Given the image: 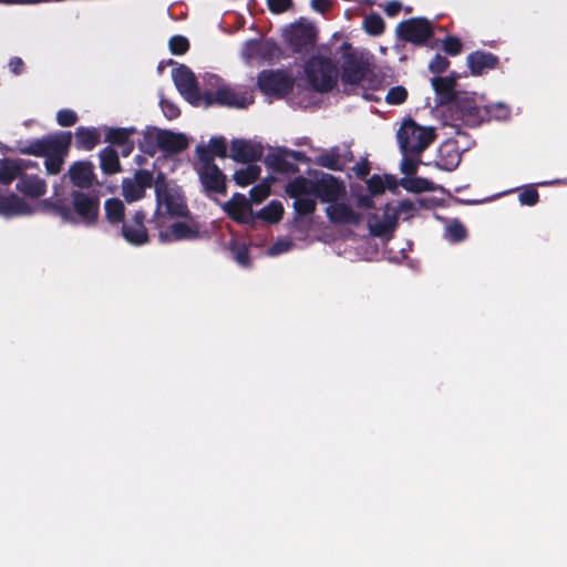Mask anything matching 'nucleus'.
<instances>
[{
  "label": "nucleus",
  "mask_w": 567,
  "mask_h": 567,
  "mask_svg": "<svg viewBox=\"0 0 567 567\" xmlns=\"http://www.w3.org/2000/svg\"><path fill=\"white\" fill-rule=\"evenodd\" d=\"M288 233L293 240H322L334 239L330 218L322 219L321 215H293L288 224Z\"/></svg>",
  "instance_id": "f257e3e1"
},
{
  "label": "nucleus",
  "mask_w": 567,
  "mask_h": 567,
  "mask_svg": "<svg viewBox=\"0 0 567 567\" xmlns=\"http://www.w3.org/2000/svg\"><path fill=\"white\" fill-rule=\"evenodd\" d=\"M343 51L341 65V80L344 84H361L373 76L372 65L360 52L354 51L349 44L341 47Z\"/></svg>",
  "instance_id": "f03ea898"
},
{
  "label": "nucleus",
  "mask_w": 567,
  "mask_h": 567,
  "mask_svg": "<svg viewBox=\"0 0 567 567\" xmlns=\"http://www.w3.org/2000/svg\"><path fill=\"white\" fill-rule=\"evenodd\" d=\"M305 72L308 83L318 92H328L337 84L338 70L329 59L312 58L307 62Z\"/></svg>",
  "instance_id": "7ed1b4c3"
},
{
  "label": "nucleus",
  "mask_w": 567,
  "mask_h": 567,
  "mask_svg": "<svg viewBox=\"0 0 567 567\" xmlns=\"http://www.w3.org/2000/svg\"><path fill=\"white\" fill-rule=\"evenodd\" d=\"M71 142L70 134L48 138L37 143L29 152L34 155L45 156V168L49 174H58L63 165V156Z\"/></svg>",
  "instance_id": "20e7f679"
},
{
  "label": "nucleus",
  "mask_w": 567,
  "mask_h": 567,
  "mask_svg": "<svg viewBox=\"0 0 567 567\" xmlns=\"http://www.w3.org/2000/svg\"><path fill=\"white\" fill-rule=\"evenodd\" d=\"M400 146L404 153L420 154L434 138V132L431 128L419 126L415 122L404 121L398 132Z\"/></svg>",
  "instance_id": "39448f33"
},
{
  "label": "nucleus",
  "mask_w": 567,
  "mask_h": 567,
  "mask_svg": "<svg viewBox=\"0 0 567 567\" xmlns=\"http://www.w3.org/2000/svg\"><path fill=\"white\" fill-rule=\"evenodd\" d=\"M330 218L334 238L342 236L352 239L370 238L367 215H326Z\"/></svg>",
  "instance_id": "423d86ee"
},
{
  "label": "nucleus",
  "mask_w": 567,
  "mask_h": 567,
  "mask_svg": "<svg viewBox=\"0 0 567 567\" xmlns=\"http://www.w3.org/2000/svg\"><path fill=\"white\" fill-rule=\"evenodd\" d=\"M196 154L198 156L197 172L205 188L224 193L226 190V177L214 163L209 152L204 146H198Z\"/></svg>",
  "instance_id": "0eeeda50"
},
{
  "label": "nucleus",
  "mask_w": 567,
  "mask_h": 567,
  "mask_svg": "<svg viewBox=\"0 0 567 567\" xmlns=\"http://www.w3.org/2000/svg\"><path fill=\"white\" fill-rule=\"evenodd\" d=\"M111 225L122 224V235L125 240L135 246L144 245L148 241V233L144 225L145 215H132V218H125L126 215H105Z\"/></svg>",
  "instance_id": "6e6552de"
},
{
  "label": "nucleus",
  "mask_w": 567,
  "mask_h": 567,
  "mask_svg": "<svg viewBox=\"0 0 567 567\" xmlns=\"http://www.w3.org/2000/svg\"><path fill=\"white\" fill-rule=\"evenodd\" d=\"M208 235L205 225L195 221L193 218L179 220L171 224L159 231V239L163 243L193 240Z\"/></svg>",
  "instance_id": "1a4fd4ad"
},
{
  "label": "nucleus",
  "mask_w": 567,
  "mask_h": 567,
  "mask_svg": "<svg viewBox=\"0 0 567 567\" xmlns=\"http://www.w3.org/2000/svg\"><path fill=\"white\" fill-rule=\"evenodd\" d=\"M315 182L305 177H297L290 182L287 187V194L295 198V208L297 213H312L316 207L315 199L310 195H315Z\"/></svg>",
  "instance_id": "9d476101"
},
{
  "label": "nucleus",
  "mask_w": 567,
  "mask_h": 567,
  "mask_svg": "<svg viewBox=\"0 0 567 567\" xmlns=\"http://www.w3.org/2000/svg\"><path fill=\"white\" fill-rule=\"evenodd\" d=\"M258 84L266 94L281 96L291 91L293 80L282 71H264L259 75Z\"/></svg>",
  "instance_id": "9b49d317"
},
{
  "label": "nucleus",
  "mask_w": 567,
  "mask_h": 567,
  "mask_svg": "<svg viewBox=\"0 0 567 567\" xmlns=\"http://www.w3.org/2000/svg\"><path fill=\"white\" fill-rule=\"evenodd\" d=\"M400 215H367L371 238L389 243L399 227Z\"/></svg>",
  "instance_id": "f8f14e48"
},
{
  "label": "nucleus",
  "mask_w": 567,
  "mask_h": 567,
  "mask_svg": "<svg viewBox=\"0 0 567 567\" xmlns=\"http://www.w3.org/2000/svg\"><path fill=\"white\" fill-rule=\"evenodd\" d=\"M313 190L318 198L327 203L342 200L347 194L344 184L329 174L322 175L315 182Z\"/></svg>",
  "instance_id": "ddd939ff"
},
{
  "label": "nucleus",
  "mask_w": 567,
  "mask_h": 567,
  "mask_svg": "<svg viewBox=\"0 0 567 567\" xmlns=\"http://www.w3.org/2000/svg\"><path fill=\"white\" fill-rule=\"evenodd\" d=\"M173 80L179 92L192 103L200 101L199 89L194 73L186 66L181 65L174 70Z\"/></svg>",
  "instance_id": "4468645a"
},
{
  "label": "nucleus",
  "mask_w": 567,
  "mask_h": 567,
  "mask_svg": "<svg viewBox=\"0 0 567 567\" xmlns=\"http://www.w3.org/2000/svg\"><path fill=\"white\" fill-rule=\"evenodd\" d=\"M399 34L406 41L422 43L432 35V27L426 19H411L400 24Z\"/></svg>",
  "instance_id": "2eb2a0df"
},
{
  "label": "nucleus",
  "mask_w": 567,
  "mask_h": 567,
  "mask_svg": "<svg viewBox=\"0 0 567 567\" xmlns=\"http://www.w3.org/2000/svg\"><path fill=\"white\" fill-rule=\"evenodd\" d=\"M150 137H153L159 150L165 153H179L188 146V138L181 133L157 131L150 133Z\"/></svg>",
  "instance_id": "dca6fc26"
},
{
  "label": "nucleus",
  "mask_w": 567,
  "mask_h": 567,
  "mask_svg": "<svg viewBox=\"0 0 567 567\" xmlns=\"http://www.w3.org/2000/svg\"><path fill=\"white\" fill-rule=\"evenodd\" d=\"M153 176L150 172L140 171L134 178L123 182V195L127 202H134L144 196L145 188L151 187Z\"/></svg>",
  "instance_id": "f3484780"
},
{
  "label": "nucleus",
  "mask_w": 567,
  "mask_h": 567,
  "mask_svg": "<svg viewBox=\"0 0 567 567\" xmlns=\"http://www.w3.org/2000/svg\"><path fill=\"white\" fill-rule=\"evenodd\" d=\"M156 193L158 210H165V213H183L184 209H186L184 197L178 190L157 185Z\"/></svg>",
  "instance_id": "a211bd4d"
},
{
  "label": "nucleus",
  "mask_w": 567,
  "mask_h": 567,
  "mask_svg": "<svg viewBox=\"0 0 567 567\" xmlns=\"http://www.w3.org/2000/svg\"><path fill=\"white\" fill-rule=\"evenodd\" d=\"M315 38L316 32L311 24L298 23L292 25L288 32V40L297 52L311 45Z\"/></svg>",
  "instance_id": "6ab92c4d"
},
{
  "label": "nucleus",
  "mask_w": 567,
  "mask_h": 567,
  "mask_svg": "<svg viewBox=\"0 0 567 567\" xmlns=\"http://www.w3.org/2000/svg\"><path fill=\"white\" fill-rule=\"evenodd\" d=\"M68 175L72 184L80 188H89L95 178L93 164L84 161L74 163Z\"/></svg>",
  "instance_id": "aec40b11"
},
{
  "label": "nucleus",
  "mask_w": 567,
  "mask_h": 567,
  "mask_svg": "<svg viewBox=\"0 0 567 567\" xmlns=\"http://www.w3.org/2000/svg\"><path fill=\"white\" fill-rule=\"evenodd\" d=\"M239 163L252 162L261 156V148L245 140H235L230 145V155Z\"/></svg>",
  "instance_id": "412c9836"
},
{
  "label": "nucleus",
  "mask_w": 567,
  "mask_h": 567,
  "mask_svg": "<svg viewBox=\"0 0 567 567\" xmlns=\"http://www.w3.org/2000/svg\"><path fill=\"white\" fill-rule=\"evenodd\" d=\"M231 219L246 228V230L267 227L281 221L284 215H228Z\"/></svg>",
  "instance_id": "4be33fe9"
},
{
  "label": "nucleus",
  "mask_w": 567,
  "mask_h": 567,
  "mask_svg": "<svg viewBox=\"0 0 567 567\" xmlns=\"http://www.w3.org/2000/svg\"><path fill=\"white\" fill-rule=\"evenodd\" d=\"M206 105H210L213 103H219L228 106H237V107H244L246 106V99L244 96H240L239 94L231 91L229 87L221 86L219 87L216 93L213 94H206L205 96Z\"/></svg>",
  "instance_id": "5701e85b"
},
{
  "label": "nucleus",
  "mask_w": 567,
  "mask_h": 567,
  "mask_svg": "<svg viewBox=\"0 0 567 567\" xmlns=\"http://www.w3.org/2000/svg\"><path fill=\"white\" fill-rule=\"evenodd\" d=\"M227 249L230 251L233 259L236 264L245 269H249L252 266V259L249 255V246L246 241L233 237L228 244Z\"/></svg>",
  "instance_id": "b1692460"
},
{
  "label": "nucleus",
  "mask_w": 567,
  "mask_h": 567,
  "mask_svg": "<svg viewBox=\"0 0 567 567\" xmlns=\"http://www.w3.org/2000/svg\"><path fill=\"white\" fill-rule=\"evenodd\" d=\"M71 197L76 213H93L99 209L100 200L96 195L75 190Z\"/></svg>",
  "instance_id": "393cba45"
},
{
  "label": "nucleus",
  "mask_w": 567,
  "mask_h": 567,
  "mask_svg": "<svg viewBox=\"0 0 567 567\" xmlns=\"http://www.w3.org/2000/svg\"><path fill=\"white\" fill-rule=\"evenodd\" d=\"M134 132V128H112L107 133L106 141L114 145L124 146L123 155H128L133 150L130 137Z\"/></svg>",
  "instance_id": "a878e982"
},
{
  "label": "nucleus",
  "mask_w": 567,
  "mask_h": 567,
  "mask_svg": "<svg viewBox=\"0 0 567 567\" xmlns=\"http://www.w3.org/2000/svg\"><path fill=\"white\" fill-rule=\"evenodd\" d=\"M435 92L440 95L441 103H449L455 99L454 87L456 81L454 78H435L432 80Z\"/></svg>",
  "instance_id": "bb28decb"
},
{
  "label": "nucleus",
  "mask_w": 567,
  "mask_h": 567,
  "mask_svg": "<svg viewBox=\"0 0 567 567\" xmlns=\"http://www.w3.org/2000/svg\"><path fill=\"white\" fill-rule=\"evenodd\" d=\"M467 235L465 225L457 218L449 220L444 229V238L452 244L464 241Z\"/></svg>",
  "instance_id": "cd10ccee"
},
{
  "label": "nucleus",
  "mask_w": 567,
  "mask_h": 567,
  "mask_svg": "<svg viewBox=\"0 0 567 567\" xmlns=\"http://www.w3.org/2000/svg\"><path fill=\"white\" fill-rule=\"evenodd\" d=\"M470 68L473 74L478 75L485 69H493L497 60L492 54L476 52L468 58Z\"/></svg>",
  "instance_id": "c85d7f7f"
},
{
  "label": "nucleus",
  "mask_w": 567,
  "mask_h": 567,
  "mask_svg": "<svg viewBox=\"0 0 567 567\" xmlns=\"http://www.w3.org/2000/svg\"><path fill=\"white\" fill-rule=\"evenodd\" d=\"M45 182L38 177H28L20 181L18 189L33 198L40 197L45 193Z\"/></svg>",
  "instance_id": "c756f323"
},
{
  "label": "nucleus",
  "mask_w": 567,
  "mask_h": 567,
  "mask_svg": "<svg viewBox=\"0 0 567 567\" xmlns=\"http://www.w3.org/2000/svg\"><path fill=\"white\" fill-rule=\"evenodd\" d=\"M22 167L17 161L4 159L0 164V182L10 184L21 173Z\"/></svg>",
  "instance_id": "7c9ffc66"
},
{
  "label": "nucleus",
  "mask_w": 567,
  "mask_h": 567,
  "mask_svg": "<svg viewBox=\"0 0 567 567\" xmlns=\"http://www.w3.org/2000/svg\"><path fill=\"white\" fill-rule=\"evenodd\" d=\"M101 166L104 173L114 174L120 172V161L117 153L112 148H105L102 151L101 155Z\"/></svg>",
  "instance_id": "2f4dec72"
},
{
  "label": "nucleus",
  "mask_w": 567,
  "mask_h": 567,
  "mask_svg": "<svg viewBox=\"0 0 567 567\" xmlns=\"http://www.w3.org/2000/svg\"><path fill=\"white\" fill-rule=\"evenodd\" d=\"M260 174V168L256 165H249L234 174V179L238 185L246 186L254 183Z\"/></svg>",
  "instance_id": "473e14b6"
},
{
  "label": "nucleus",
  "mask_w": 567,
  "mask_h": 567,
  "mask_svg": "<svg viewBox=\"0 0 567 567\" xmlns=\"http://www.w3.org/2000/svg\"><path fill=\"white\" fill-rule=\"evenodd\" d=\"M385 186L393 189L396 186L395 181L392 177L386 176L384 179L380 176H372L368 181V187L372 194H381L384 192Z\"/></svg>",
  "instance_id": "72a5a7b5"
},
{
  "label": "nucleus",
  "mask_w": 567,
  "mask_h": 567,
  "mask_svg": "<svg viewBox=\"0 0 567 567\" xmlns=\"http://www.w3.org/2000/svg\"><path fill=\"white\" fill-rule=\"evenodd\" d=\"M62 224L91 227L96 224L99 215H60Z\"/></svg>",
  "instance_id": "f704fd0d"
},
{
  "label": "nucleus",
  "mask_w": 567,
  "mask_h": 567,
  "mask_svg": "<svg viewBox=\"0 0 567 567\" xmlns=\"http://www.w3.org/2000/svg\"><path fill=\"white\" fill-rule=\"evenodd\" d=\"M76 141L81 147L91 150L97 144L99 134L94 131L82 128L76 132Z\"/></svg>",
  "instance_id": "c9c22d12"
},
{
  "label": "nucleus",
  "mask_w": 567,
  "mask_h": 567,
  "mask_svg": "<svg viewBox=\"0 0 567 567\" xmlns=\"http://www.w3.org/2000/svg\"><path fill=\"white\" fill-rule=\"evenodd\" d=\"M227 213H246L250 209V202L244 195L236 194L225 207Z\"/></svg>",
  "instance_id": "e433bc0d"
},
{
  "label": "nucleus",
  "mask_w": 567,
  "mask_h": 567,
  "mask_svg": "<svg viewBox=\"0 0 567 567\" xmlns=\"http://www.w3.org/2000/svg\"><path fill=\"white\" fill-rule=\"evenodd\" d=\"M364 30L371 35H379L384 31V21L378 14H370L364 19Z\"/></svg>",
  "instance_id": "4c0bfd02"
},
{
  "label": "nucleus",
  "mask_w": 567,
  "mask_h": 567,
  "mask_svg": "<svg viewBox=\"0 0 567 567\" xmlns=\"http://www.w3.org/2000/svg\"><path fill=\"white\" fill-rule=\"evenodd\" d=\"M402 186L411 192L421 193L433 188L431 182L424 178L413 177L405 178L402 181Z\"/></svg>",
  "instance_id": "58836bf2"
},
{
  "label": "nucleus",
  "mask_w": 567,
  "mask_h": 567,
  "mask_svg": "<svg viewBox=\"0 0 567 567\" xmlns=\"http://www.w3.org/2000/svg\"><path fill=\"white\" fill-rule=\"evenodd\" d=\"M316 163L330 169H342L340 156L336 152H329L318 156Z\"/></svg>",
  "instance_id": "ea45409f"
},
{
  "label": "nucleus",
  "mask_w": 567,
  "mask_h": 567,
  "mask_svg": "<svg viewBox=\"0 0 567 567\" xmlns=\"http://www.w3.org/2000/svg\"><path fill=\"white\" fill-rule=\"evenodd\" d=\"M293 247V243L289 238H279L276 243H274L268 249V256H278L284 252L289 251Z\"/></svg>",
  "instance_id": "a19ab883"
},
{
  "label": "nucleus",
  "mask_w": 567,
  "mask_h": 567,
  "mask_svg": "<svg viewBox=\"0 0 567 567\" xmlns=\"http://www.w3.org/2000/svg\"><path fill=\"white\" fill-rule=\"evenodd\" d=\"M208 152L209 154L212 155V157L214 155H217L221 158L226 157L227 156V146H226V143H225V140L219 137V138H213L208 146H204Z\"/></svg>",
  "instance_id": "79ce46f5"
},
{
  "label": "nucleus",
  "mask_w": 567,
  "mask_h": 567,
  "mask_svg": "<svg viewBox=\"0 0 567 567\" xmlns=\"http://www.w3.org/2000/svg\"><path fill=\"white\" fill-rule=\"evenodd\" d=\"M406 96L408 91L403 86H395L388 92L385 101L389 104H401L406 100Z\"/></svg>",
  "instance_id": "37998d69"
},
{
  "label": "nucleus",
  "mask_w": 567,
  "mask_h": 567,
  "mask_svg": "<svg viewBox=\"0 0 567 567\" xmlns=\"http://www.w3.org/2000/svg\"><path fill=\"white\" fill-rule=\"evenodd\" d=\"M171 50L174 54H183L188 50V41L186 38L176 35L169 41Z\"/></svg>",
  "instance_id": "c03bdc74"
},
{
  "label": "nucleus",
  "mask_w": 567,
  "mask_h": 567,
  "mask_svg": "<svg viewBox=\"0 0 567 567\" xmlns=\"http://www.w3.org/2000/svg\"><path fill=\"white\" fill-rule=\"evenodd\" d=\"M0 208L8 210H20L22 208V202L17 195H10L0 198Z\"/></svg>",
  "instance_id": "a18cd8bd"
},
{
  "label": "nucleus",
  "mask_w": 567,
  "mask_h": 567,
  "mask_svg": "<svg viewBox=\"0 0 567 567\" xmlns=\"http://www.w3.org/2000/svg\"><path fill=\"white\" fill-rule=\"evenodd\" d=\"M443 47L446 53L455 55L461 52L463 45L458 38L447 37L443 42Z\"/></svg>",
  "instance_id": "49530a36"
},
{
  "label": "nucleus",
  "mask_w": 567,
  "mask_h": 567,
  "mask_svg": "<svg viewBox=\"0 0 567 567\" xmlns=\"http://www.w3.org/2000/svg\"><path fill=\"white\" fill-rule=\"evenodd\" d=\"M270 193V185L267 183L259 184L251 189L252 200L256 203L262 202Z\"/></svg>",
  "instance_id": "de8ad7c7"
},
{
  "label": "nucleus",
  "mask_w": 567,
  "mask_h": 567,
  "mask_svg": "<svg viewBox=\"0 0 567 567\" xmlns=\"http://www.w3.org/2000/svg\"><path fill=\"white\" fill-rule=\"evenodd\" d=\"M58 122L62 126H72L76 122V115L70 110H62L58 113Z\"/></svg>",
  "instance_id": "09e8293b"
},
{
  "label": "nucleus",
  "mask_w": 567,
  "mask_h": 567,
  "mask_svg": "<svg viewBox=\"0 0 567 567\" xmlns=\"http://www.w3.org/2000/svg\"><path fill=\"white\" fill-rule=\"evenodd\" d=\"M449 64H450V62L447 61V59H445L444 56H441V55H436L432 60V62L430 64V69L434 73H441L446 70Z\"/></svg>",
  "instance_id": "8fccbe9b"
},
{
  "label": "nucleus",
  "mask_w": 567,
  "mask_h": 567,
  "mask_svg": "<svg viewBox=\"0 0 567 567\" xmlns=\"http://www.w3.org/2000/svg\"><path fill=\"white\" fill-rule=\"evenodd\" d=\"M519 200L526 205H534L538 200V193L535 189H525L519 195Z\"/></svg>",
  "instance_id": "3c124183"
},
{
  "label": "nucleus",
  "mask_w": 567,
  "mask_h": 567,
  "mask_svg": "<svg viewBox=\"0 0 567 567\" xmlns=\"http://www.w3.org/2000/svg\"><path fill=\"white\" fill-rule=\"evenodd\" d=\"M270 9L274 12L280 13L286 11L291 6V0H268Z\"/></svg>",
  "instance_id": "603ef678"
},
{
  "label": "nucleus",
  "mask_w": 567,
  "mask_h": 567,
  "mask_svg": "<svg viewBox=\"0 0 567 567\" xmlns=\"http://www.w3.org/2000/svg\"><path fill=\"white\" fill-rule=\"evenodd\" d=\"M419 162L412 159V158H404L401 164V171L405 175H413L416 173Z\"/></svg>",
  "instance_id": "864d4df0"
},
{
  "label": "nucleus",
  "mask_w": 567,
  "mask_h": 567,
  "mask_svg": "<svg viewBox=\"0 0 567 567\" xmlns=\"http://www.w3.org/2000/svg\"><path fill=\"white\" fill-rule=\"evenodd\" d=\"M106 213H123L124 206L120 199L113 198L105 204Z\"/></svg>",
  "instance_id": "5fc2aeb1"
},
{
  "label": "nucleus",
  "mask_w": 567,
  "mask_h": 567,
  "mask_svg": "<svg viewBox=\"0 0 567 567\" xmlns=\"http://www.w3.org/2000/svg\"><path fill=\"white\" fill-rule=\"evenodd\" d=\"M417 204H420V206H417L414 203L404 202V203H402L401 209H403V210H419V209H430L431 208L429 206L423 205V200H419Z\"/></svg>",
  "instance_id": "6e6d98bb"
},
{
  "label": "nucleus",
  "mask_w": 567,
  "mask_h": 567,
  "mask_svg": "<svg viewBox=\"0 0 567 567\" xmlns=\"http://www.w3.org/2000/svg\"><path fill=\"white\" fill-rule=\"evenodd\" d=\"M458 104L462 110H464L467 114H475L476 107L473 105L472 101L468 99L460 100Z\"/></svg>",
  "instance_id": "4d7b16f0"
},
{
  "label": "nucleus",
  "mask_w": 567,
  "mask_h": 567,
  "mask_svg": "<svg viewBox=\"0 0 567 567\" xmlns=\"http://www.w3.org/2000/svg\"><path fill=\"white\" fill-rule=\"evenodd\" d=\"M370 167L367 161H363L354 167V172L359 177H363L369 174Z\"/></svg>",
  "instance_id": "13d9d810"
},
{
  "label": "nucleus",
  "mask_w": 567,
  "mask_h": 567,
  "mask_svg": "<svg viewBox=\"0 0 567 567\" xmlns=\"http://www.w3.org/2000/svg\"><path fill=\"white\" fill-rule=\"evenodd\" d=\"M312 6L315 9L323 12L330 6V3L327 0H313Z\"/></svg>",
  "instance_id": "bf43d9fd"
},
{
  "label": "nucleus",
  "mask_w": 567,
  "mask_h": 567,
  "mask_svg": "<svg viewBox=\"0 0 567 567\" xmlns=\"http://www.w3.org/2000/svg\"><path fill=\"white\" fill-rule=\"evenodd\" d=\"M400 9V4L399 3H389L386 7H385V12L389 13L390 16H393Z\"/></svg>",
  "instance_id": "052dcab7"
},
{
  "label": "nucleus",
  "mask_w": 567,
  "mask_h": 567,
  "mask_svg": "<svg viewBox=\"0 0 567 567\" xmlns=\"http://www.w3.org/2000/svg\"><path fill=\"white\" fill-rule=\"evenodd\" d=\"M12 69L14 73H19L22 68V61L20 59H16L11 62Z\"/></svg>",
  "instance_id": "680f3d73"
},
{
  "label": "nucleus",
  "mask_w": 567,
  "mask_h": 567,
  "mask_svg": "<svg viewBox=\"0 0 567 567\" xmlns=\"http://www.w3.org/2000/svg\"><path fill=\"white\" fill-rule=\"evenodd\" d=\"M38 0H0V2L4 3H32L37 2Z\"/></svg>",
  "instance_id": "e2e57ef3"
},
{
  "label": "nucleus",
  "mask_w": 567,
  "mask_h": 567,
  "mask_svg": "<svg viewBox=\"0 0 567 567\" xmlns=\"http://www.w3.org/2000/svg\"><path fill=\"white\" fill-rule=\"evenodd\" d=\"M271 208H272L271 213H284V207L280 203H272Z\"/></svg>",
  "instance_id": "0e129e2a"
},
{
  "label": "nucleus",
  "mask_w": 567,
  "mask_h": 567,
  "mask_svg": "<svg viewBox=\"0 0 567 567\" xmlns=\"http://www.w3.org/2000/svg\"><path fill=\"white\" fill-rule=\"evenodd\" d=\"M290 155L297 161H302L305 158L303 154L300 152H291Z\"/></svg>",
  "instance_id": "69168bd1"
},
{
  "label": "nucleus",
  "mask_w": 567,
  "mask_h": 567,
  "mask_svg": "<svg viewBox=\"0 0 567 567\" xmlns=\"http://www.w3.org/2000/svg\"><path fill=\"white\" fill-rule=\"evenodd\" d=\"M435 217H436L439 220H444V218H443L441 215H435Z\"/></svg>",
  "instance_id": "338daca9"
},
{
  "label": "nucleus",
  "mask_w": 567,
  "mask_h": 567,
  "mask_svg": "<svg viewBox=\"0 0 567 567\" xmlns=\"http://www.w3.org/2000/svg\"><path fill=\"white\" fill-rule=\"evenodd\" d=\"M289 168L291 169V172H296L297 171L296 167L292 166V165H290Z\"/></svg>",
  "instance_id": "774afa93"
}]
</instances>
